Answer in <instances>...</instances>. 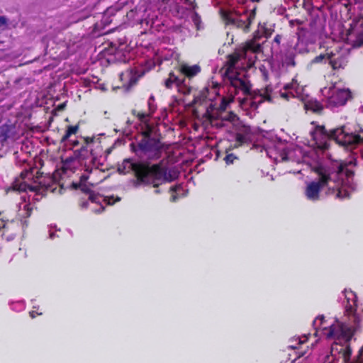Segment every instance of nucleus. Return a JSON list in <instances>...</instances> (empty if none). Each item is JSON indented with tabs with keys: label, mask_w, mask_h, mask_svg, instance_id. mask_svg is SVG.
<instances>
[{
	"label": "nucleus",
	"mask_w": 363,
	"mask_h": 363,
	"mask_svg": "<svg viewBox=\"0 0 363 363\" xmlns=\"http://www.w3.org/2000/svg\"><path fill=\"white\" fill-rule=\"evenodd\" d=\"M134 170L138 179L143 180L145 178H159L162 175V172L157 165L151 167L145 164L135 165Z\"/></svg>",
	"instance_id": "obj_1"
},
{
	"label": "nucleus",
	"mask_w": 363,
	"mask_h": 363,
	"mask_svg": "<svg viewBox=\"0 0 363 363\" xmlns=\"http://www.w3.org/2000/svg\"><path fill=\"white\" fill-rule=\"evenodd\" d=\"M328 137L335 140L342 145H352L359 143L362 139L357 135H345L342 129L330 131Z\"/></svg>",
	"instance_id": "obj_2"
},
{
	"label": "nucleus",
	"mask_w": 363,
	"mask_h": 363,
	"mask_svg": "<svg viewBox=\"0 0 363 363\" xmlns=\"http://www.w3.org/2000/svg\"><path fill=\"white\" fill-rule=\"evenodd\" d=\"M350 98V92L347 89H338L333 96L334 103L337 104H344Z\"/></svg>",
	"instance_id": "obj_3"
},
{
	"label": "nucleus",
	"mask_w": 363,
	"mask_h": 363,
	"mask_svg": "<svg viewBox=\"0 0 363 363\" xmlns=\"http://www.w3.org/2000/svg\"><path fill=\"white\" fill-rule=\"evenodd\" d=\"M180 71L187 77H192L199 71V68L197 66L190 67L186 65H182Z\"/></svg>",
	"instance_id": "obj_4"
},
{
	"label": "nucleus",
	"mask_w": 363,
	"mask_h": 363,
	"mask_svg": "<svg viewBox=\"0 0 363 363\" xmlns=\"http://www.w3.org/2000/svg\"><path fill=\"white\" fill-rule=\"evenodd\" d=\"M318 191V186L317 184L312 183L307 188V196L310 199H315Z\"/></svg>",
	"instance_id": "obj_5"
},
{
	"label": "nucleus",
	"mask_w": 363,
	"mask_h": 363,
	"mask_svg": "<svg viewBox=\"0 0 363 363\" xmlns=\"http://www.w3.org/2000/svg\"><path fill=\"white\" fill-rule=\"evenodd\" d=\"M306 107L308 109H311L313 111H318L321 110V106L317 102H308L306 104Z\"/></svg>",
	"instance_id": "obj_6"
},
{
	"label": "nucleus",
	"mask_w": 363,
	"mask_h": 363,
	"mask_svg": "<svg viewBox=\"0 0 363 363\" xmlns=\"http://www.w3.org/2000/svg\"><path fill=\"white\" fill-rule=\"evenodd\" d=\"M240 57H241V55L238 52H235L233 55H230L229 57V60H228L229 66L233 67L236 63V62L240 59Z\"/></svg>",
	"instance_id": "obj_7"
},
{
	"label": "nucleus",
	"mask_w": 363,
	"mask_h": 363,
	"mask_svg": "<svg viewBox=\"0 0 363 363\" xmlns=\"http://www.w3.org/2000/svg\"><path fill=\"white\" fill-rule=\"evenodd\" d=\"M258 50V45H255L254 43H249L246 45L242 52H245L247 50H252L253 52H257Z\"/></svg>",
	"instance_id": "obj_8"
},
{
	"label": "nucleus",
	"mask_w": 363,
	"mask_h": 363,
	"mask_svg": "<svg viewBox=\"0 0 363 363\" xmlns=\"http://www.w3.org/2000/svg\"><path fill=\"white\" fill-rule=\"evenodd\" d=\"M77 126L69 127V129H68V131H67V135H69L70 134H74L77 132Z\"/></svg>",
	"instance_id": "obj_9"
},
{
	"label": "nucleus",
	"mask_w": 363,
	"mask_h": 363,
	"mask_svg": "<svg viewBox=\"0 0 363 363\" xmlns=\"http://www.w3.org/2000/svg\"><path fill=\"white\" fill-rule=\"evenodd\" d=\"M320 180H321V182L323 183H325L327 182L328 180V177L326 176L325 174L323 173V172H320Z\"/></svg>",
	"instance_id": "obj_10"
},
{
	"label": "nucleus",
	"mask_w": 363,
	"mask_h": 363,
	"mask_svg": "<svg viewBox=\"0 0 363 363\" xmlns=\"http://www.w3.org/2000/svg\"><path fill=\"white\" fill-rule=\"evenodd\" d=\"M234 159H235V157L233 155H228L225 158L227 162H231V163L233 162Z\"/></svg>",
	"instance_id": "obj_11"
},
{
	"label": "nucleus",
	"mask_w": 363,
	"mask_h": 363,
	"mask_svg": "<svg viewBox=\"0 0 363 363\" xmlns=\"http://www.w3.org/2000/svg\"><path fill=\"white\" fill-rule=\"evenodd\" d=\"M6 20L4 17H0V28L5 26Z\"/></svg>",
	"instance_id": "obj_12"
},
{
	"label": "nucleus",
	"mask_w": 363,
	"mask_h": 363,
	"mask_svg": "<svg viewBox=\"0 0 363 363\" xmlns=\"http://www.w3.org/2000/svg\"><path fill=\"white\" fill-rule=\"evenodd\" d=\"M347 193L345 190H344V194H343V190L342 189L340 190L339 192H338V196L339 197H342V196H347Z\"/></svg>",
	"instance_id": "obj_13"
},
{
	"label": "nucleus",
	"mask_w": 363,
	"mask_h": 363,
	"mask_svg": "<svg viewBox=\"0 0 363 363\" xmlns=\"http://www.w3.org/2000/svg\"><path fill=\"white\" fill-rule=\"evenodd\" d=\"M324 128H318L316 130L315 134H318V133H323Z\"/></svg>",
	"instance_id": "obj_14"
},
{
	"label": "nucleus",
	"mask_w": 363,
	"mask_h": 363,
	"mask_svg": "<svg viewBox=\"0 0 363 363\" xmlns=\"http://www.w3.org/2000/svg\"><path fill=\"white\" fill-rule=\"evenodd\" d=\"M242 89L245 92L248 91V89L245 85H243Z\"/></svg>",
	"instance_id": "obj_15"
},
{
	"label": "nucleus",
	"mask_w": 363,
	"mask_h": 363,
	"mask_svg": "<svg viewBox=\"0 0 363 363\" xmlns=\"http://www.w3.org/2000/svg\"><path fill=\"white\" fill-rule=\"evenodd\" d=\"M4 226L3 221L0 219V228Z\"/></svg>",
	"instance_id": "obj_16"
},
{
	"label": "nucleus",
	"mask_w": 363,
	"mask_h": 363,
	"mask_svg": "<svg viewBox=\"0 0 363 363\" xmlns=\"http://www.w3.org/2000/svg\"><path fill=\"white\" fill-rule=\"evenodd\" d=\"M318 147L319 148H323V149L326 148V147H325V146H324V147H322V146H320V145H318Z\"/></svg>",
	"instance_id": "obj_17"
}]
</instances>
